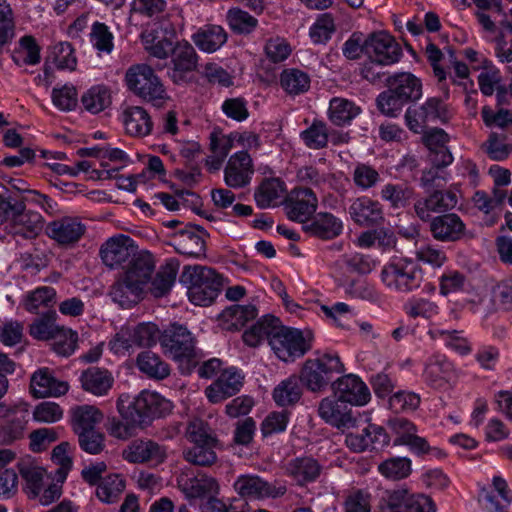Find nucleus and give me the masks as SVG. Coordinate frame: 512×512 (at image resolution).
Listing matches in <instances>:
<instances>
[{"label": "nucleus", "mask_w": 512, "mask_h": 512, "mask_svg": "<svg viewBox=\"0 0 512 512\" xmlns=\"http://www.w3.org/2000/svg\"><path fill=\"white\" fill-rule=\"evenodd\" d=\"M16 64L20 62L35 65L40 61V48L32 36H24L20 40V49L13 55Z\"/></svg>", "instance_id": "obj_61"}, {"label": "nucleus", "mask_w": 512, "mask_h": 512, "mask_svg": "<svg viewBox=\"0 0 512 512\" xmlns=\"http://www.w3.org/2000/svg\"><path fill=\"white\" fill-rule=\"evenodd\" d=\"M142 294L143 288L125 275L117 279L109 290L112 301L122 308L136 305L142 299Z\"/></svg>", "instance_id": "obj_27"}, {"label": "nucleus", "mask_w": 512, "mask_h": 512, "mask_svg": "<svg viewBox=\"0 0 512 512\" xmlns=\"http://www.w3.org/2000/svg\"><path fill=\"white\" fill-rule=\"evenodd\" d=\"M168 403L156 393L142 392L127 406L124 404L123 396L117 401V409L123 419H130L139 428L148 425L155 417L162 415L161 406Z\"/></svg>", "instance_id": "obj_5"}, {"label": "nucleus", "mask_w": 512, "mask_h": 512, "mask_svg": "<svg viewBox=\"0 0 512 512\" xmlns=\"http://www.w3.org/2000/svg\"><path fill=\"white\" fill-rule=\"evenodd\" d=\"M86 225L79 217L63 216L49 222L46 234L60 246L71 247L85 234Z\"/></svg>", "instance_id": "obj_11"}, {"label": "nucleus", "mask_w": 512, "mask_h": 512, "mask_svg": "<svg viewBox=\"0 0 512 512\" xmlns=\"http://www.w3.org/2000/svg\"><path fill=\"white\" fill-rule=\"evenodd\" d=\"M234 487L241 496L255 499L278 498L286 493L284 485L276 486L259 476L252 475L240 476Z\"/></svg>", "instance_id": "obj_20"}, {"label": "nucleus", "mask_w": 512, "mask_h": 512, "mask_svg": "<svg viewBox=\"0 0 512 512\" xmlns=\"http://www.w3.org/2000/svg\"><path fill=\"white\" fill-rule=\"evenodd\" d=\"M318 199L310 188H294L285 197L284 208L287 217L299 223H305L315 213Z\"/></svg>", "instance_id": "obj_10"}, {"label": "nucleus", "mask_w": 512, "mask_h": 512, "mask_svg": "<svg viewBox=\"0 0 512 512\" xmlns=\"http://www.w3.org/2000/svg\"><path fill=\"white\" fill-rule=\"evenodd\" d=\"M68 388V383L55 378L48 368L34 372L30 381V390L35 398L59 397Z\"/></svg>", "instance_id": "obj_26"}, {"label": "nucleus", "mask_w": 512, "mask_h": 512, "mask_svg": "<svg viewBox=\"0 0 512 512\" xmlns=\"http://www.w3.org/2000/svg\"><path fill=\"white\" fill-rule=\"evenodd\" d=\"M226 18L229 27L239 34L251 33L258 24V20L255 17L240 8H231L227 12Z\"/></svg>", "instance_id": "obj_53"}, {"label": "nucleus", "mask_w": 512, "mask_h": 512, "mask_svg": "<svg viewBox=\"0 0 512 512\" xmlns=\"http://www.w3.org/2000/svg\"><path fill=\"white\" fill-rule=\"evenodd\" d=\"M181 281L188 285L189 300L199 306L212 304L223 288V277L207 266H185Z\"/></svg>", "instance_id": "obj_1"}, {"label": "nucleus", "mask_w": 512, "mask_h": 512, "mask_svg": "<svg viewBox=\"0 0 512 512\" xmlns=\"http://www.w3.org/2000/svg\"><path fill=\"white\" fill-rule=\"evenodd\" d=\"M448 118L445 104L439 98H429L423 105L409 107L405 113L408 128L414 133H422L427 124L437 119Z\"/></svg>", "instance_id": "obj_9"}, {"label": "nucleus", "mask_w": 512, "mask_h": 512, "mask_svg": "<svg viewBox=\"0 0 512 512\" xmlns=\"http://www.w3.org/2000/svg\"><path fill=\"white\" fill-rule=\"evenodd\" d=\"M360 112V108L344 98H333L329 106V118L332 123L342 126L349 123Z\"/></svg>", "instance_id": "obj_46"}, {"label": "nucleus", "mask_w": 512, "mask_h": 512, "mask_svg": "<svg viewBox=\"0 0 512 512\" xmlns=\"http://www.w3.org/2000/svg\"><path fill=\"white\" fill-rule=\"evenodd\" d=\"M23 211H25V205L20 193L10 191L0 193V224L7 221L13 223Z\"/></svg>", "instance_id": "obj_50"}, {"label": "nucleus", "mask_w": 512, "mask_h": 512, "mask_svg": "<svg viewBox=\"0 0 512 512\" xmlns=\"http://www.w3.org/2000/svg\"><path fill=\"white\" fill-rule=\"evenodd\" d=\"M339 402L338 399H322L318 407L319 416L326 423L341 430L357 427V419L353 417L351 409Z\"/></svg>", "instance_id": "obj_25"}, {"label": "nucleus", "mask_w": 512, "mask_h": 512, "mask_svg": "<svg viewBox=\"0 0 512 512\" xmlns=\"http://www.w3.org/2000/svg\"><path fill=\"white\" fill-rule=\"evenodd\" d=\"M186 436L194 444L218 443L213 436L211 428L201 419H194L189 422L186 428Z\"/></svg>", "instance_id": "obj_63"}, {"label": "nucleus", "mask_w": 512, "mask_h": 512, "mask_svg": "<svg viewBox=\"0 0 512 512\" xmlns=\"http://www.w3.org/2000/svg\"><path fill=\"white\" fill-rule=\"evenodd\" d=\"M26 413L15 414L0 427V444H10L23 437L26 426Z\"/></svg>", "instance_id": "obj_56"}, {"label": "nucleus", "mask_w": 512, "mask_h": 512, "mask_svg": "<svg viewBox=\"0 0 512 512\" xmlns=\"http://www.w3.org/2000/svg\"><path fill=\"white\" fill-rule=\"evenodd\" d=\"M387 87L407 103L418 100L422 96L420 79L411 73H398L387 79Z\"/></svg>", "instance_id": "obj_30"}, {"label": "nucleus", "mask_w": 512, "mask_h": 512, "mask_svg": "<svg viewBox=\"0 0 512 512\" xmlns=\"http://www.w3.org/2000/svg\"><path fill=\"white\" fill-rule=\"evenodd\" d=\"M126 132L134 137H145L152 131L153 123L148 112L140 106H130L123 111Z\"/></svg>", "instance_id": "obj_31"}, {"label": "nucleus", "mask_w": 512, "mask_h": 512, "mask_svg": "<svg viewBox=\"0 0 512 512\" xmlns=\"http://www.w3.org/2000/svg\"><path fill=\"white\" fill-rule=\"evenodd\" d=\"M332 388L338 401L351 405H365L370 399L368 387L361 379L353 374L338 378L332 384Z\"/></svg>", "instance_id": "obj_19"}, {"label": "nucleus", "mask_w": 512, "mask_h": 512, "mask_svg": "<svg viewBox=\"0 0 512 512\" xmlns=\"http://www.w3.org/2000/svg\"><path fill=\"white\" fill-rule=\"evenodd\" d=\"M458 203V197L451 190H434L427 197L418 199L414 203V211L422 221H431L432 214H447Z\"/></svg>", "instance_id": "obj_12"}, {"label": "nucleus", "mask_w": 512, "mask_h": 512, "mask_svg": "<svg viewBox=\"0 0 512 512\" xmlns=\"http://www.w3.org/2000/svg\"><path fill=\"white\" fill-rule=\"evenodd\" d=\"M424 377L429 385L442 388L455 377V369L444 356L434 355L426 364Z\"/></svg>", "instance_id": "obj_29"}, {"label": "nucleus", "mask_w": 512, "mask_h": 512, "mask_svg": "<svg viewBox=\"0 0 512 512\" xmlns=\"http://www.w3.org/2000/svg\"><path fill=\"white\" fill-rule=\"evenodd\" d=\"M130 262L131 265L124 275L143 288L150 280L155 268L153 257L147 252L139 253L133 256Z\"/></svg>", "instance_id": "obj_41"}, {"label": "nucleus", "mask_w": 512, "mask_h": 512, "mask_svg": "<svg viewBox=\"0 0 512 512\" xmlns=\"http://www.w3.org/2000/svg\"><path fill=\"white\" fill-rule=\"evenodd\" d=\"M381 198L394 209L404 208L413 197L414 191L404 184H386L381 190Z\"/></svg>", "instance_id": "obj_49"}, {"label": "nucleus", "mask_w": 512, "mask_h": 512, "mask_svg": "<svg viewBox=\"0 0 512 512\" xmlns=\"http://www.w3.org/2000/svg\"><path fill=\"white\" fill-rule=\"evenodd\" d=\"M282 88L290 95H298L308 91L310 77L307 73L296 68L285 69L280 75Z\"/></svg>", "instance_id": "obj_45"}, {"label": "nucleus", "mask_w": 512, "mask_h": 512, "mask_svg": "<svg viewBox=\"0 0 512 512\" xmlns=\"http://www.w3.org/2000/svg\"><path fill=\"white\" fill-rule=\"evenodd\" d=\"M305 230L321 239H333L343 230L342 221L328 212L318 213L313 220L305 226Z\"/></svg>", "instance_id": "obj_36"}, {"label": "nucleus", "mask_w": 512, "mask_h": 512, "mask_svg": "<svg viewBox=\"0 0 512 512\" xmlns=\"http://www.w3.org/2000/svg\"><path fill=\"white\" fill-rule=\"evenodd\" d=\"M300 376L291 375L281 381L273 391V398L279 406H291L297 403L302 396Z\"/></svg>", "instance_id": "obj_42"}, {"label": "nucleus", "mask_w": 512, "mask_h": 512, "mask_svg": "<svg viewBox=\"0 0 512 512\" xmlns=\"http://www.w3.org/2000/svg\"><path fill=\"white\" fill-rule=\"evenodd\" d=\"M282 325L280 320L274 316L266 315L260 319L255 325L243 334L244 342L251 346H258L262 340L267 339L269 345L271 344V338L279 332Z\"/></svg>", "instance_id": "obj_35"}, {"label": "nucleus", "mask_w": 512, "mask_h": 512, "mask_svg": "<svg viewBox=\"0 0 512 512\" xmlns=\"http://www.w3.org/2000/svg\"><path fill=\"white\" fill-rule=\"evenodd\" d=\"M181 491L188 498L214 497L218 493L219 486L213 477L198 474L194 477H182L178 480Z\"/></svg>", "instance_id": "obj_28"}, {"label": "nucleus", "mask_w": 512, "mask_h": 512, "mask_svg": "<svg viewBox=\"0 0 512 512\" xmlns=\"http://www.w3.org/2000/svg\"><path fill=\"white\" fill-rule=\"evenodd\" d=\"M384 512H436V507L430 497L401 488L389 493Z\"/></svg>", "instance_id": "obj_14"}, {"label": "nucleus", "mask_w": 512, "mask_h": 512, "mask_svg": "<svg viewBox=\"0 0 512 512\" xmlns=\"http://www.w3.org/2000/svg\"><path fill=\"white\" fill-rule=\"evenodd\" d=\"M366 56L378 65H391L402 56L401 46L386 32H376L366 38Z\"/></svg>", "instance_id": "obj_8"}, {"label": "nucleus", "mask_w": 512, "mask_h": 512, "mask_svg": "<svg viewBox=\"0 0 512 512\" xmlns=\"http://www.w3.org/2000/svg\"><path fill=\"white\" fill-rule=\"evenodd\" d=\"M208 232L201 226L187 224L174 234V248L179 254L199 258L205 256Z\"/></svg>", "instance_id": "obj_16"}, {"label": "nucleus", "mask_w": 512, "mask_h": 512, "mask_svg": "<svg viewBox=\"0 0 512 512\" xmlns=\"http://www.w3.org/2000/svg\"><path fill=\"white\" fill-rule=\"evenodd\" d=\"M300 136L305 145L310 149H322L328 143V130L321 121H314L309 128L301 132Z\"/></svg>", "instance_id": "obj_59"}, {"label": "nucleus", "mask_w": 512, "mask_h": 512, "mask_svg": "<svg viewBox=\"0 0 512 512\" xmlns=\"http://www.w3.org/2000/svg\"><path fill=\"white\" fill-rule=\"evenodd\" d=\"M377 107L382 114L388 117H397L403 107L408 104L399 94L393 92L387 87V90L380 93L377 97Z\"/></svg>", "instance_id": "obj_58"}, {"label": "nucleus", "mask_w": 512, "mask_h": 512, "mask_svg": "<svg viewBox=\"0 0 512 512\" xmlns=\"http://www.w3.org/2000/svg\"><path fill=\"white\" fill-rule=\"evenodd\" d=\"M218 443L194 444L190 449L184 451L186 461L197 466H211L217 461L214 448Z\"/></svg>", "instance_id": "obj_51"}, {"label": "nucleus", "mask_w": 512, "mask_h": 512, "mask_svg": "<svg viewBox=\"0 0 512 512\" xmlns=\"http://www.w3.org/2000/svg\"><path fill=\"white\" fill-rule=\"evenodd\" d=\"M13 223L18 226L16 233L24 237H32L42 229L43 218L39 212L25 209Z\"/></svg>", "instance_id": "obj_54"}, {"label": "nucleus", "mask_w": 512, "mask_h": 512, "mask_svg": "<svg viewBox=\"0 0 512 512\" xmlns=\"http://www.w3.org/2000/svg\"><path fill=\"white\" fill-rule=\"evenodd\" d=\"M192 40L202 51L213 53L227 41V33L220 25L207 24L193 34Z\"/></svg>", "instance_id": "obj_32"}, {"label": "nucleus", "mask_w": 512, "mask_h": 512, "mask_svg": "<svg viewBox=\"0 0 512 512\" xmlns=\"http://www.w3.org/2000/svg\"><path fill=\"white\" fill-rule=\"evenodd\" d=\"M381 280L390 289L409 292L420 286V277L409 263H390L382 269Z\"/></svg>", "instance_id": "obj_15"}, {"label": "nucleus", "mask_w": 512, "mask_h": 512, "mask_svg": "<svg viewBox=\"0 0 512 512\" xmlns=\"http://www.w3.org/2000/svg\"><path fill=\"white\" fill-rule=\"evenodd\" d=\"M270 346L277 357L284 362L294 361L311 349L301 331L284 326L271 338Z\"/></svg>", "instance_id": "obj_6"}, {"label": "nucleus", "mask_w": 512, "mask_h": 512, "mask_svg": "<svg viewBox=\"0 0 512 512\" xmlns=\"http://www.w3.org/2000/svg\"><path fill=\"white\" fill-rule=\"evenodd\" d=\"M48 59H51L58 69L73 71L77 65L74 49L69 42H60L53 46Z\"/></svg>", "instance_id": "obj_57"}, {"label": "nucleus", "mask_w": 512, "mask_h": 512, "mask_svg": "<svg viewBox=\"0 0 512 512\" xmlns=\"http://www.w3.org/2000/svg\"><path fill=\"white\" fill-rule=\"evenodd\" d=\"M102 419V412L92 405H81L71 410V423L76 434L95 430V426L100 423Z\"/></svg>", "instance_id": "obj_37"}, {"label": "nucleus", "mask_w": 512, "mask_h": 512, "mask_svg": "<svg viewBox=\"0 0 512 512\" xmlns=\"http://www.w3.org/2000/svg\"><path fill=\"white\" fill-rule=\"evenodd\" d=\"M177 275V267L168 263L162 266L151 283V292L155 297L164 296L172 287Z\"/></svg>", "instance_id": "obj_55"}, {"label": "nucleus", "mask_w": 512, "mask_h": 512, "mask_svg": "<svg viewBox=\"0 0 512 512\" xmlns=\"http://www.w3.org/2000/svg\"><path fill=\"white\" fill-rule=\"evenodd\" d=\"M349 215L361 227L377 226L384 222L381 204L366 196L358 197L352 201L349 207Z\"/></svg>", "instance_id": "obj_22"}, {"label": "nucleus", "mask_w": 512, "mask_h": 512, "mask_svg": "<svg viewBox=\"0 0 512 512\" xmlns=\"http://www.w3.org/2000/svg\"><path fill=\"white\" fill-rule=\"evenodd\" d=\"M256 316L257 309L254 305H232L220 314V321L223 329L239 330Z\"/></svg>", "instance_id": "obj_39"}, {"label": "nucleus", "mask_w": 512, "mask_h": 512, "mask_svg": "<svg viewBox=\"0 0 512 512\" xmlns=\"http://www.w3.org/2000/svg\"><path fill=\"white\" fill-rule=\"evenodd\" d=\"M81 102L85 110L97 114L111 104V94L106 86L96 85L82 95Z\"/></svg>", "instance_id": "obj_44"}, {"label": "nucleus", "mask_w": 512, "mask_h": 512, "mask_svg": "<svg viewBox=\"0 0 512 512\" xmlns=\"http://www.w3.org/2000/svg\"><path fill=\"white\" fill-rule=\"evenodd\" d=\"M137 254V246L132 238L118 234L108 238L100 247L99 256L110 269L121 267Z\"/></svg>", "instance_id": "obj_7"}, {"label": "nucleus", "mask_w": 512, "mask_h": 512, "mask_svg": "<svg viewBox=\"0 0 512 512\" xmlns=\"http://www.w3.org/2000/svg\"><path fill=\"white\" fill-rule=\"evenodd\" d=\"M378 470L386 478L399 480L410 474L411 462L409 459L402 457L390 458L383 461Z\"/></svg>", "instance_id": "obj_60"}, {"label": "nucleus", "mask_w": 512, "mask_h": 512, "mask_svg": "<svg viewBox=\"0 0 512 512\" xmlns=\"http://www.w3.org/2000/svg\"><path fill=\"white\" fill-rule=\"evenodd\" d=\"M285 184L278 178L264 179L255 192V201L260 208L276 205L285 198Z\"/></svg>", "instance_id": "obj_38"}, {"label": "nucleus", "mask_w": 512, "mask_h": 512, "mask_svg": "<svg viewBox=\"0 0 512 512\" xmlns=\"http://www.w3.org/2000/svg\"><path fill=\"white\" fill-rule=\"evenodd\" d=\"M18 469L32 497L39 496L43 486L45 470L28 463H19Z\"/></svg>", "instance_id": "obj_52"}, {"label": "nucleus", "mask_w": 512, "mask_h": 512, "mask_svg": "<svg viewBox=\"0 0 512 512\" xmlns=\"http://www.w3.org/2000/svg\"><path fill=\"white\" fill-rule=\"evenodd\" d=\"M243 378L234 368L227 369L206 388L205 394L210 402L219 403L240 391Z\"/></svg>", "instance_id": "obj_24"}, {"label": "nucleus", "mask_w": 512, "mask_h": 512, "mask_svg": "<svg viewBox=\"0 0 512 512\" xmlns=\"http://www.w3.org/2000/svg\"><path fill=\"white\" fill-rule=\"evenodd\" d=\"M15 35L13 11L9 4L0 2V52Z\"/></svg>", "instance_id": "obj_64"}, {"label": "nucleus", "mask_w": 512, "mask_h": 512, "mask_svg": "<svg viewBox=\"0 0 512 512\" xmlns=\"http://www.w3.org/2000/svg\"><path fill=\"white\" fill-rule=\"evenodd\" d=\"M344 512H371V494L364 489H352L343 502Z\"/></svg>", "instance_id": "obj_62"}, {"label": "nucleus", "mask_w": 512, "mask_h": 512, "mask_svg": "<svg viewBox=\"0 0 512 512\" xmlns=\"http://www.w3.org/2000/svg\"><path fill=\"white\" fill-rule=\"evenodd\" d=\"M389 435L382 426L368 423L361 431L346 435L345 443L354 452H363L368 448L379 450L389 444Z\"/></svg>", "instance_id": "obj_17"}, {"label": "nucleus", "mask_w": 512, "mask_h": 512, "mask_svg": "<svg viewBox=\"0 0 512 512\" xmlns=\"http://www.w3.org/2000/svg\"><path fill=\"white\" fill-rule=\"evenodd\" d=\"M321 471V465L311 457L295 458L286 466L287 474L299 485L315 481L320 476Z\"/></svg>", "instance_id": "obj_33"}, {"label": "nucleus", "mask_w": 512, "mask_h": 512, "mask_svg": "<svg viewBox=\"0 0 512 512\" xmlns=\"http://www.w3.org/2000/svg\"><path fill=\"white\" fill-rule=\"evenodd\" d=\"M254 165L251 156L246 151L233 154L224 169V180L231 188H242L251 181Z\"/></svg>", "instance_id": "obj_21"}, {"label": "nucleus", "mask_w": 512, "mask_h": 512, "mask_svg": "<svg viewBox=\"0 0 512 512\" xmlns=\"http://www.w3.org/2000/svg\"><path fill=\"white\" fill-rule=\"evenodd\" d=\"M80 381L85 391L96 396H103L111 389L114 379L109 371L90 367L82 372Z\"/></svg>", "instance_id": "obj_34"}, {"label": "nucleus", "mask_w": 512, "mask_h": 512, "mask_svg": "<svg viewBox=\"0 0 512 512\" xmlns=\"http://www.w3.org/2000/svg\"><path fill=\"white\" fill-rule=\"evenodd\" d=\"M432 236L442 242H456L465 235L466 226L455 213L433 217L430 221Z\"/></svg>", "instance_id": "obj_23"}, {"label": "nucleus", "mask_w": 512, "mask_h": 512, "mask_svg": "<svg viewBox=\"0 0 512 512\" xmlns=\"http://www.w3.org/2000/svg\"><path fill=\"white\" fill-rule=\"evenodd\" d=\"M198 56L188 42L178 43L172 50L173 67L169 73L175 84L188 83L197 68Z\"/></svg>", "instance_id": "obj_13"}, {"label": "nucleus", "mask_w": 512, "mask_h": 512, "mask_svg": "<svg viewBox=\"0 0 512 512\" xmlns=\"http://www.w3.org/2000/svg\"><path fill=\"white\" fill-rule=\"evenodd\" d=\"M122 457L129 463H153L157 465L164 462L166 450L153 440L136 439L123 449Z\"/></svg>", "instance_id": "obj_18"}, {"label": "nucleus", "mask_w": 512, "mask_h": 512, "mask_svg": "<svg viewBox=\"0 0 512 512\" xmlns=\"http://www.w3.org/2000/svg\"><path fill=\"white\" fill-rule=\"evenodd\" d=\"M344 371L338 355L323 354L314 359H307L300 371V380L312 392L323 391L335 375Z\"/></svg>", "instance_id": "obj_3"}, {"label": "nucleus", "mask_w": 512, "mask_h": 512, "mask_svg": "<svg viewBox=\"0 0 512 512\" xmlns=\"http://www.w3.org/2000/svg\"><path fill=\"white\" fill-rule=\"evenodd\" d=\"M125 489V481L118 474H112L98 484L96 495L104 503H114Z\"/></svg>", "instance_id": "obj_48"}, {"label": "nucleus", "mask_w": 512, "mask_h": 512, "mask_svg": "<svg viewBox=\"0 0 512 512\" xmlns=\"http://www.w3.org/2000/svg\"><path fill=\"white\" fill-rule=\"evenodd\" d=\"M137 366L142 373L155 380H162L170 374L169 365L151 351H144L138 355Z\"/></svg>", "instance_id": "obj_43"}, {"label": "nucleus", "mask_w": 512, "mask_h": 512, "mask_svg": "<svg viewBox=\"0 0 512 512\" xmlns=\"http://www.w3.org/2000/svg\"><path fill=\"white\" fill-rule=\"evenodd\" d=\"M128 89L143 101L161 108L169 99L161 79L147 64L130 66L125 74Z\"/></svg>", "instance_id": "obj_2"}, {"label": "nucleus", "mask_w": 512, "mask_h": 512, "mask_svg": "<svg viewBox=\"0 0 512 512\" xmlns=\"http://www.w3.org/2000/svg\"><path fill=\"white\" fill-rule=\"evenodd\" d=\"M56 303V291L52 287H38L28 293L24 300V307L30 313L42 314L43 311L53 310Z\"/></svg>", "instance_id": "obj_40"}, {"label": "nucleus", "mask_w": 512, "mask_h": 512, "mask_svg": "<svg viewBox=\"0 0 512 512\" xmlns=\"http://www.w3.org/2000/svg\"><path fill=\"white\" fill-rule=\"evenodd\" d=\"M56 316L57 314L55 310L43 311L41 317L37 318L30 325V335L38 340H48L54 338L60 329L55 323Z\"/></svg>", "instance_id": "obj_47"}, {"label": "nucleus", "mask_w": 512, "mask_h": 512, "mask_svg": "<svg viewBox=\"0 0 512 512\" xmlns=\"http://www.w3.org/2000/svg\"><path fill=\"white\" fill-rule=\"evenodd\" d=\"M159 341L165 355L179 362L186 364L183 371L189 373L192 366H195L196 350L195 342L191 333L181 325H172L159 337Z\"/></svg>", "instance_id": "obj_4"}]
</instances>
